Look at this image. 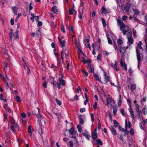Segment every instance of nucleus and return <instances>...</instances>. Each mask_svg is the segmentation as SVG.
<instances>
[{"label": "nucleus", "mask_w": 147, "mask_h": 147, "mask_svg": "<svg viewBox=\"0 0 147 147\" xmlns=\"http://www.w3.org/2000/svg\"><path fill=\"white\" fill-rule=\"evenodd\" d=\"M93 76L95 78L96 80H97L98 81H99L100 82H101V80H100L101 77H100V78L99 77V76L98 75H97L96 74L94 73L93 74Z\"/></svg>", "instance_id": "obj_22"}, {"label": "nucleus", "mask_w": 147, "mask_h": 147, "mask_svg": "<svg viewBox=\"0 0 147 147\" xmlns=\"http://www.w3.org/2000/svg\"><path fill=\"white\" fill-rule=\"evenodd\" d=\"M15 98L16 100L18 102H20L21 101L20 98L18 96H16Z\"/></svg>", "instance_id": "obj_34"}, {"label": "nucleus", "mask_w": 147, "mask_h": 147, "mask_svg": "<svg viewBox=\"0 0 147 147\" xmlns=\"http://www.w3.org/2000/svg\"><path fill=\"white\" fill-rule=\"evenodd\" d=\"M74 128H71L70 129V130H69V133L70 134H72L74 131Z\"/></svg>", "instance_id": "obj_43"}, {"label": "nucleus", "mask_w": 147, "mask_h": 147, "mask_svg": "<svg viewBox=\"0 0 147 147\" xmlns=\"http://www.w3.org/2000/svg\"><path fill=\"white\" fill-rule=\"evenodd\" d=\"M122 100L121 98H119L118 103V105L119 106H120L121 104Z\"/></svg>", "instance_id": "obj_57"}, {"label": "nucleus", "mask_w": 147, "mask_h": 147, "mask_svg": "<svg viewBox=\"0 0 147 147\" xmlns=\"http://www.w3.org/2000/svg\"><path fill=\"white\" fill-rule=\"evenodd\" d=\"M78 96L77 95H75L73 99V100H78Z\"/></svg>", "instance_id": "obj_60"}, {"label": "nucleus", "mask_w": 147, "mask_h": 147, "mask_svg": "<svg viewBox=\"0 0 147 147\" xmlns=\"http://www.w3.org/2000/svg\"><path fill=\"white\" fill-rule=\"evenodd\" d=\"M136 88V86L135 84H132L131 86L130 89L132 91V92H133L134 90H135Z\"/></svg>", "instance_id": "obj_21"}, {"label": "nucleus", "mask_w": 147, "mask_h": 147, "mask_svg": "<svg viewBox=\"0 0 147 147\" xmlns=\"http://www.w3.org/2000/svg\"><path fill=\"white\" fill-rule=\"evenodd\" d=\"M109 35H107V38L108 43L109 44H111L112 43V41L110 38L109 37Z\"/></svg>", "instance_id": "obj_39"}, {"label": "nucleus", "mask_w": 147, "mask_h": 147, "mask_svg": "<svg viewBox=\"0 0 147 147\" xmlns=\"http://www.w3.org/2000/svg\"><path fill=\"white\" fill-rule=\"evenodd\" d=\"M57 85L58 89H60L61 88L60 86V85H61L63 86H65V82L64 80L62 79V78L59 79L57 80Z\"/></svg>", "instance_id": "obj_5"}, {"label": "nucleus", "mask_w": 147, "mask_h": 147, "mask_svg": "<svg viewBox=\"0 0 147 147\" xmlns=\"http://www.w3.org/2000/svg\"><path fill=\"white\" fill-rule=\"evenodd\" d=\"M55 101L56 102L57 104L59 105H60L61 104V101L58 100L57 98L55 99Z\"/></svg>", "instance_id": "obj_42"}, {"label": "nucleus", "mask_w": 147, "mask_h": 147, "mask_svg": "<svg viewBox=\"0 0 147 147\" xmlns=\"http://www.w3.org/2000/svg\"><path fill=\"white\" fill-rule=\"evenodd\" d=\"M0 76L1 79L2 80H3L6 81L5 78L3 76V74H1V73H0Z\"/></svg>", "instance_id": "obj_49"}, {"label": "nucleus", "mask_w": 147, "mask_h": 147, "mask_svg": "<svg viewBox=\"0 0 147 147\" xmlns=\"http://www.w3.org/2000/svg\"><path fill=\"white\" fill-rule=\"evenodd\" d=\"M90 116L92 118V122H93L94 120V116L93 114L92 113L90 114Z\"/></svg>", "instance_id": "obj_55"}, {"label": "nucleus", "mask_w": 147, "mask_h": 147, "mask_svg": "<svg viewBox=\"0 0 147 147\" xmlns=\"http://www.w3.org/2000/svg\"><path fill=\"white\" fill-rule=\"evenodd\" d=\"M96 133H94V131H92V138L94 140L96 139L97 138V135Z\"/></svg>", "instance_id": "obj_23"}, {"label": "nucleus", "mask_w": 147, "mask_h": 147, "mask_svg": "<svg viewBox=\"0 0 147 147\" xmlns=\"http://www.w3.org/2000/svg\"><path fill=\"white\" fill-rule=\"evenodd\" d=\"M109 13V10L107 9H106L105 7L103 6L101 8V13L106 14L107 13Z\"/></svg>", "instance_id": "obj_10"}, {"label": "nucleus", "mask_w": 147, "mask_h": 147, "mask_svg": "<svg viewBox=\"0 0 147 147\" xmlns=\"http://www.w3.org/2000/svg\"><path fill=\"white\" fill-rule=\"evenodd\" d=\"M128 40L127 44L129 45H130L133 43L134 40L132 37H128L127 38Z\"/></svg>", "instance_id": "obj_14"}, {"label": "nucleus", "mask_w": 147, "mask_h": 147, "mask_svg": "<svg viewBox=\"0 0 147 147\" xmlns=\"http://www.w3.org/2000/svg\"><path fill=\"white\" fill-rule=\"evenodd\" d=\"M87 68L90 70V72L94 73V70L93 67L90 64H88V65Z\"/></svg>", "instance_id": "obj_15"}, {"label": "nucleus", "mask_w": 147, "mask_h": 147, "mask_svg": "<svg viewBox=\"0 0 147 147\" xmlns=\"http://www.w3.org/2000/svg\"><path fill=\"white\" fill-rule=\"evenodd\" d=\"M123 131L125 132L127 135L129 133V132L127 131L126 128L125 129H123Z\"/></svg>", "instance_id": "obj_58"}, {"label": "nucleus", "mask_w": 147, "mask_h": 147, "mask_svg": "<svg viewBox=\"0 0 147 147\" xmlns=\"http://www.w3.org/2000/svg\"><path fill=\"white\" fill-rule=\"evenodd\" d=\"M28 131L29 133H31L32 132L31 129V126H29L28 128Z\"/></svg>", "instance_id": "obj_56"}, {"label": "nucleus", "mask_w": 147, "mask_h": 147, "mask_svg": "<svg viewBox=\"0 0 147 147\" xmlns=\"http://www.w3.org/2000/svg\"><path fill=\"white\" fill-rule=\"evenodd\" d=\"M85 111V109L84 108H81L80 110V112L81 113Z\"/></svg>", "instance_id": "obj_62"}, {"label": "nucleus", "mask_w": 147, "mask_h": 147, "mask_svg": "<svg viewBox=\"0 0 147 147\" xmlns=\"http://www.w3.org/2000/svg\"><path fill=\"white\" fill-rule=\"evenodd\" d=\"M107 103L106 105L108 106V108H113V105L115 104V102L113 99L111 98L106 97Z\"/></svg>", "instance_id": "obj_1"}, {"label": "nucleus", "mask_w": 147, "mask_h": 147, "mask_svg": "<svg viewBox=\"0 0 147 147\" xmlns=\"http://www.w3.org/2000/svg\"><path fill=\"white\" fill-rule=\"evenodd\" d=\"M142 111L143 112V114L144 115H146L147 114V111L146 110L145 108L144 107L142 110Z\"/></svg>", "instance_id": "obj_51"}, {"label": "nucleus", "mask_w": 147, "mask_h": 147, "mask_svg": "<svg viewBox=\"0 0 147 147\" xmlns=\"http://www.w3.org/2000/svg\"><path fill=\"white\" fill-rule=\"evenodd\" d=\"M70 145L71 146V147H73L74 145L73 142L72 141H70L69 142Z\"/></svg>", "instance_id": "obj_63"}, {"label": "nucleus", "mask_w": 147, "mask_h": 147, "mask_svg": "<svg viewBox=\"0 0 147 147\" xmlns=\"http://www.w3.org/2000/svg\"><path fill=\"white\" fill-rule=\"evenodd\" d=\"M136 107L134 108V110L135 111L136 113V115L139 118L140 117V111L139 109V107L138 105L136 104Z\"/></svg>", "instance_id": "obj_8"}, {"label": "nucleus", "mask_w": 147, "mask_h": 147, "mask_svg": "<svg viewBox=\"0 0 147 147\" xmlns=\"http://www.w3.org/2000/svg\"><path fill=\"white\" fill-rule=\"evenodd\" d=\"M12 11L13 13L17 15V11L18 8L16 7H14L12 8Z\"/></svg>", "instance_id": "obj_28"}, {"label": "nucleus", "mask_w": 147, "mask_h": 147, "mask_svg": "<svg viewBox=\"0 0 147 147\" xmlns=\"http://www.w3.org/2000/svg\"><path fill=\"white\" fill-rule=\"evenodd\" d=\"M42 86L45 88H46L47 87V84L45 81L43 83Z\"/></svg>", "instance_id": "obj_53"}, {"label": "nucleus", "mask_w": 147, "mask_h": 147, "mask_svg": "<svg viewBox=\"0 0 147 147\" xmlns=\"http://www.w3.org/2000/svg\"><path fill=\"white\" fill-rule=\"evenodd\" d=\"M143 125H146V124H147V119H146L145 120L143 119Z\"/></svg>", "instance_id": "obj_64"}, {"label": "nucleus", "mask_w": 147, "mask_h": 147, "mask_svg": "<svg viewBox=\"0 0 147 147\" xmlns=\"http://www.w3.org/2000/svg\"><path fill=\"white\" fill-rule=\"evenodd\" d=\"M82 72L83 73V74L86 76H87L88 75V73L87 71H85L84 70H82Z\"/></svg>", "instance_id": "obj_52"}, {"label": "nucleus", "mask_w": 147, "mask_h": 147, "mask_svg": "<svg viewBox=\"0 0 147 147\" xmlns=\"http://www.w3.org/2000/svg\"><path fill=\"white\" fill-rule=\"evenodd\" d=\"M110 129L113 135H117V132L116 130L114 128V127L112 126H111Z\"/></svg>", "instance_id": "obj_16"}, {"label": "nucleus", "mask_w": 147, "mask_h": 147, "mask_svg": "<svg viewBox=\"0 0 147 147\" xmlns=\"http://www.w3.org/2000/svg\"><path fill=\"white\" fill-rule=\"evenodd\" d=\"M68 30L70 32H73V28L72 26H70L68 28Z\"/></svg>", "instance_id": "obj_48"}, {"label": "nucleus", "mask_w": 147, "mask_h": 147, "mask_svg": "<svg viewBox=\"0 0 147 147\" xmlns=\"http://www.w3.org/2000/svg\"><path fill=\"white\" fill-rule=\"evenodd\" d=\"M83 135L85 136V138L88 140H89L91 136L90 134L88 131H86L82 133Z\"/></svg>", "instance_id": "obj_9"}, {"label": "nucleus", "mask_w": 147, "mask_h": 147, "mask_svg": "<svg viewBox=\"0 0 147 147\" xmlns=\"http://www.w3.org/2000/svg\"><path fill=\"white\" fill-rule=\"evenodd\" d=\"M132 33L131 32H128L127 35V38L128 37H132Z\"/></svg>", "instance_id": "obj_38"}, {"label": "nucleus", "mask_w": 147, "mask_h": 147, "mask_svg": "<svg viewBox=\"0 0 147 147\" xmlns=\"http://www.w3.org/2000/svg\"><path fill=\"white\" fill-rule=\"evenodd\" d=\"M97 59L98 60H101V55L100 54H99L98 55Z\"/></svg>", "instance_id": "obj_46"}, {"label": "nucleus", "mask_w": 147, "mask_h": 147, "mask_svg": "<svg viewBox=\"0 0 147 147\" xmlns=\"http://www.w3.org/2000/svg\"><path fill=\"white\" fill-rule=\"evenodd\" d=\"M59 41L60 43V45L61 47L65 46V40H64L62 41L60 38H59Z\"/></svg>", "instance_id": "obj_12"}, {"label": "nucleus", "mask_w": 147, "mask_h": 147, "mask_svg": "<svg viewBox=\"0 0 147 147\" xmlns=\"http://www.w3.org/2000/svg\"><path fill=\"white\" fill-rule=\"evenodd\" d=\"M80 123L83 124L84 123V121L82 118L81 116L78 117Z\"/></svg>", "instance_id": "obj_31"}, {"label": "nucleus", "mask_w": 147, "mask_h": 147, "mask_svg": "<svg viewBox=\"0 0 147 147\" xmlns=\"http://www.w3.org/2000/svg\"><path fill=\"white\" fill-rule=\"evenodd\" d=\"M77 127L78 131L79 132L81 133L82 131V129L81 126L80 125H77Z\"/></svg>", "instance_id": "obj_27"}, {"label": "nucleus", "mask_w": 147, "mask_h": 147, "mask_svg": "<svg viewBox=\"0 0 147 147\" xmlns=\"http://www.w3.org/2000/svg\"><path fill=\"white\" fill-rule=\"evenodd\" d=\"M4 66H5L4 70L5 71V75L6 76V70H7V67H9V64L7 63H6L5 62H4Z\"/></svg>", "instance_id": "obj_26"}, {"label": "nucleus", "mask_w": 147, "mask_h": 147, "mask_svg": "<svg viewBox=\"0 0 147 147\" xmlns=\"http://www.w3.org/2000/svg\"><path fill=\"white\" fill-rule=\"evenodd\" d=\"M39 109L37 107L32 111V113L39 118L41 119L42 116L39 113Z\"/></svg>", "instance_id": "obj_6"}, {"label": "nucleus", "mask_w": 147, "mask_h": 147, "mask_svg": "<svg viewBox=\"0 0 147 147\" xmlns=\"http://www.w3.org/2000/svg\"><path fill=\"white\" fill-rule=\"evenodd\" d=\"M129 132L130 135H133L134 134V129L132 128H131L130 129Z\"/></svg>", "instance_id": "obj_37"}, {"label": "nucleus", "mask_w": 147, "mask_h": 147, "mask_svg": "<svg viewBox=\"0 0 147 147\" xmlns=\"http://www.w3.org/2000/svg\"><path fill=\"white\" fill-rule=\"evenodd\" d=\"M83 9H82V13H80L78 15V17L80 19H82V16L83 15Z\"/></svg>", "instance_id": "obj_33"}, {"label": "nucleus", "mask_w": 147, "mask_h": 147, "mask_svg": "<svg viewBox=\"0 0 147 147\" xmlns=\"http://www.w3.org/2000/svg\"><path fill=\"white\" fill-rule=\"evenodd\" d=\"M120 64L121 67H123L124 66L126 65L125 63L124 62L122 61V60H121Z\"/></svg>", "instance_id": "obj_47"}, {"label": "nucleus", "mask_w": 147, "mask_h": 147, "mask_svg": "<svg viewBox=\"0 0 147 147\" xmlns=\"http://www.w3.org/2000/svg\"><path fill=\"white\" fill-rule=\"evenodd\" d=\"M130 5L129 3H127L125 5H121V7L123 11L127 13L129 12L130 7Z\"/></svg>", "instance_id": "obj_4"}, {"label": "nucleus", "mask_w": 147, "mask_h": 147, "mask_svg": "<svg viewBox=\"0 0 147 147\" xmlns=\"http://www.w3.org/2000/svg\"><path fill=\"white\" fill-rule=\"evenodd\" d=\"M123 42V41L122 40L120 39H119L117 41V43L119 45L122 44Z\"/></svg>", "instance_id": "obj_41"}, {"label": "nucleus", "mask_w": 147, "mask_h": 147, "mask_svg": "<svg viewBox=\"0 0 147 147\" xmlns=\"http://www.w3.org/2000/svg\"><path fill=\"white\" fill-rule=\"evenodd\" d=\"M120 111L121 113V114H122V115H123V116H124L125 113H124V109L123 108L121 109L120 110Z\"/></svg>", "instance_id": "obj_50"}, {"label": "nucleus", "mask_w": 147, "mask_h": 147, "mask_svg": "<svg viewBox=\"0 0 147 147\" xmlns=\"http://www.w3.org/2000/svg\"><path fill=\"white\" fill-rule=\"evenodd\" d=\"M136 53L137 55V58L138 61V69H140V64L141 58L140 56V52L138 47L136 49Z\"/></svg>", "instance_id": "obj_3"}, {"label": "nucleus", "mask_w": 147, "mask_h": 147, "mask_svg": "<svg viewBox=\"0 0 147 147\" xmlns=\"http://www.w3.org/2000/svg\"><path fill=\"white\" fill-rule=\"evenodd\" d=\"M142 44V42L141 41H140L138 44V47L141 49L142 50V51H143V49L142 48V47H141V45Z\"/></svg>", "instance_id": "obj_36"}, {"label": "nucleus", "mask_w": 147, "mask_h": 147, "mask_svg": "<svg viewBox=\"0 0 147 147\" xmlns=\"http://www.w3.org/2000/svg\"><path fill=\"white\" fill-rule=\"evenodd\" d=\"M26 67H27V74H30V69L27 66V65H26Z\"/></svg>", "instance_id": "obj_54"}, {"label": "nucleus", "mask_w": 147, "mask_h": 147, "mask_svg": "<svg viewBox=\"0 0 147 147\" xmlns=\"http://www.w3.org/2000/svg\"><path fill=\"white\" fill-rule=\"evenodd\" d=\"M124 29L123 28H122V30L121 31H122L123 33V35H125L126 34V33L127 32V31L126 30L123 29Z\"/></svg>", "instance_id": "obj_59"}, {"label": "nucleus", "mask_w": 147, "mask_h": 147, "mask_svg": "<svg viewBox=\"0 0 147 147\" xmlns=\"http://www.w3.org/2000/svg\"><path fill=\"white\" fill-rule=\"evenodd\" d=\"M4 107L5 109L9 113H10L11 112V110H10L9 108L8 107L7 105V104H5L4 106Z\"/></svg>", "instance_id": "obj_25"}, {"label": "nucleus", "mask_w": 147, "mask_h": 147, "mask_svg": "<svg viewBox=\"0 0 147 147\" xmlns=\"http://www.w3.org/2000/svg\"><path fill=\"white\" fill-rule=\"evenodd\" d=\"M104 82L106 83L107 82L109 81L110 77L109 76L107 75L106 74L105 72H104Z\"/></svg>", "instance_id": "obj_11"}, {"label": "nucleus", "mask_w": 147, "mask_h": 147, "mask_svg": "<svg viewBox=\"0 0 147 147\" xmlns=\"http://www.w3.org/2000/svg\"><path fill=\"white\" fill-rule=\"evenodd\" d=\"M62 51L64 52V54H65V57H68L69 56V52L68 50L65 49H63Z\"/></svg>", "instance_id": "obj_20"}, {"label": "nucleus", "mask_w": 147, "mask_h": 147, "mask_svg": "<svg viewBox=\"0 0 147 147\" xmlns=\"http://www.w3.org/2000/svg\"><path fill=\"white\" fill-rule=\"evenodd\" d=\"M101 21L102 22V24L104 27H105L106 26V23L104 18H101Z\"/></svg>", "instance_id": "obj_35"}, {"label": "nucleus", "mask_w": 147, "mask_h": 147, "mask_svg": "<svg viewBox=\"0 0 147 147\" xmlns=\"http://www.w3.org/2000/svg\"><path fill=\"white\" fill-rule=\"evenodd\" d=\"M127 18V16H122V19L123 20L125 21L126 20Z\"/></svg>", "instance_id": "obj_61"}, {"label": "nucleus", "mask_w": 147, "mask_h": 147, "mask_svg": "<svg viewBox=\"0 0 147 147\" xmlns=\"http://www.w3.org/2000/svg\"><path fill=\"white\" fill-rule=\"evenodd\" d=\"M96 141L98 145H102L103 144L102 141L100 139H97L96 140Z\"/></svg>", "instance_id": "obj_29"}, {"label": "nucleus", "mask_w": 147, "mask_h": 147, "mask_svg": "<svg viewBox=\"0 0 147 147\" xmlns=\"http://www.w3.org/2000/svg\"><path fill=\"white\" fill-rule=\"evenodd\" d=\"M10 123L12 125L10 126V128L13 133H15V129H18L19 126L17 123L15 121L13 118H12L10 121Z\"/></svg>", "instance_id": "obj_2"}, {"label": "nucleus", "mask_w": 147, "mask_h": 147, "mask_svg": "<svg viewBox=\"0 0 147 147\" xmlns=\"http://www.w3.org/2000/svg\"><path fill=\"white\" fill-rule=\"evenodd\" d=\"M132 9L133 11L134 12L135 14L137 15L140 14V12L137 9H135L133 8Z\"/></svg>", "instance_id": "obj_32"}, {"label": "nucleus", "mask_w": 147, "mask_h": 147, "mask_svg": "<svg viewBox=\"0 0 147 147\" xmlns=\"http://www.w3.org/2000/svg\"><path fill=\"white\" fill-rule=\"evenodd\" d=\"M118 25L120 26V29L121 31L122 30V28H125V26L123 22L120 19L117 20Z\"/></svg>", "instance_id": "obj_7"}, {"label": "nucleus", "mask_w": 147, "mask_h": 147, "mask_svg": "<svg viewBox=\"0 0 147 147\" xmlns=\"http://www.w3.org/2000/svg\"><path fill=\"white\" fill-rule=\"evenodd\" d=\"M52 11L55 13H57L58 10L56 6H54L52 7Z\"/></svg>", "instance_id": "obj_19"}, {"label": "nucleus", "mask_w": 147, "mask_h": 147, "mask_svg": "<svg viewBox=\"0 0 147 147\" xmlns=\"http://www.w3.org/2000/svg\"><path fill=\"white\" fill-rule=\"evenodd\" d=\"M9 38L10 40H11L13 36H14V34L13 35L12 33L10 32L9 33Z\"/></svg>", "instance_id": "obj_44"}, {"label": "nucleus", "mask_w": 147, "mask_h": 147, "mask_svg": "<svg viewBox=\"0 0 147 147\" xmlns=\"http://www.w3.org/2000/svg\"><path fill=\"white\" fill-rule=\"evenodd\" d=\"M113 122H114V126L115 127H116L119 124V123L115 120H113Z\"/></svg>", "instance_id": "obj_40"}, {"label": "nucleus", "mask_w": 147, "mask_h": 147, "mask_svg": "<svg viewBox=\"0 0 147 147\" xmlns=\"http://www.w3.org/2000/svg\"><path fill=\"white\" fill-rule=\"evenodd\" d=\"M113 112L114 114L115 115L116 114L117 112L118 107L117 105H115L113 106Z\"/></svg>", "instance_id": "obj_18"}, {"label": "nucleus", "mask_w": 147, "mask_h": 147, "mask_svg": "<svg viewBox=\"0 0 147 147\" xmlns=\"http://www.w3.org/2000/svg\"><path fill=\"white\" fill-rule=\"evenodd\" d=\"M51 67L52 68H53L54 70L55 71L57 70L59 68L57 66H55L53 64L51 65Z\"/></svg>", "instance_id": "obj_30"}, {"label": "nucleus", "mask_w": 147, "mask_h": 147, "mask_svg": "<svg viewBox=\"0 0 147 147\" xmlns=\"http://www.w3.org/2000/svg\"><path fill=\"white\" fill-rule=\"evenodd\" d=\"M131 126V123L129 121V122L128 124H127V122L126 120L125 121V128H127V127L128 128H130Z\"/></svg>", "instance_id": "obj_24"}, {"label": "nucleus", "mask_w": 147, "mask_h": 147, "mask_svg": "<svg viewBox=\"0 0 147 147\" xmlns=\"http://www.w3.org/2000/svg\"><path fill=\"white\" fill-rule=\"evenodd\" d=\"M69 15H76V13L74 9H69Z\"/></svg>", "instance_id": "obj_17"}, {"label": "nucleus", "mask_w": 147, "mask_h": 147, "mask_svg": "<svg viewBox=\"0 0 147 147\" xmlns=\"http://www.w3.org/2000/svg\"><path fill=\"white\" fill-rule=\"evenodd\" d=\"M128 47H120V52L122 53V55H123L124 53L125 52L126 49H127Z\"/></svg>", "instance_id": "obj_13"}, {"label": "nucleus", "mask_w": 147, "mask_h": 147, "mask_svg": "<svg viewBox=\"0 0 147 147\" xmlns=\"http://www.w3.org/2000/svg\"><path fill=\"white\" fill-rule=\"evenodd\" d=\"M130 113L131 115V117L134 120V117L133 114V111H130Z\"/></svg>", "instance_id": "obj_45"}]
</instances>
